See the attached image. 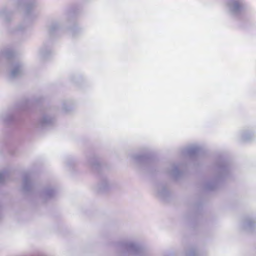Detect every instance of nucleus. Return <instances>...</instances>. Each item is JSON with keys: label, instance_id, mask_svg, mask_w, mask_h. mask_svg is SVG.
Segmentation results:
<instances>
[{"label": "nucleus", "instance_id": "1", "mask_svg": "<svg viewBox=\"0 0 256 256\" xmlns=\"http://www.w3.org/2000/svg\"><path fill=\"white\" fill-rule=\"evenodd\" d=\"M227 6L229 12L236 16L240 14L244 10L242 0H228Z\"/></svg>", "mask_w": 256, "mask_h": 256}, {"label": "nucleus", "instance_id": "2", "mask_svg": "<svg viewBox=\"0 0 256 256\" xmlns=\"http://www.w3.org/2000/svg\"><path fill=\"white\" fill-rule=\"evenodd\" d=\"M219 170L220 171V174L218 177L224 175L225 173L227 172L228 168L226 165L222 164L219 166ZM218 180L219 178H217L214 180L206 182L204 186V188L208 190H212L214 189L218 185Z\"/></svg>", "mask_w": 256, "mask_h": 256}, {"label": "nucleus", "instance_id": "3", "mask_svg": "<svg viewBox=\"0 0 256 256\" xmlns=\"http://www.w3.org/2000/svg\"><path fill=\"white\" fill-rule=\"evenodd\" d=\"M200 146L196 145L191 146L182 150V152L184 156L193 157L196 156L200 152Z\"/></svg>", "mask_w": 256, "mask_h": 256}, {"label": "nucleus", "instance_id": "4", "mask_svg": "<svg viewBox=\"0 0 256 256\" xmlns=\"http://www.w3.org/2000/svg\"><path fill=\"white\" fill-rule=\"evenodd\" d=\"M22 74V66L19 62H15L12 64L10 77L15 78L20 76Z\"/></svg>", "mask_w": 256, "mask_h": 256}, {"label": "nucleus", "instance_id": "5", "mask_svg": "<svg viewBox=\"0 0 256 256\" xmlns=\"http://www.w3.org/2000/svg\"><path fill=\"white\" fill-rule=\"evenodd\" d=\"M124 246L128 252L132 254H136L140 252V246L132 242H128L124 244Z\"/></svg>", "mask_w": 256, "mask_h": 256}, {"label": "nucleus", "instance_id": "6", "mask_svg": "<svg viewBox=\"0 0 256 256\" xmlns=\"http://www.w3.org/2000/svg\"><path fill=\"white\" fill-rule=\"evenodd\" d=\"M110 188V185L106 179L100 180L96 186V190L98 193L108 192Z\"/></svg>", "mask_w": 256, "mask_h": 256}, {"label": "nucleus", "instance_id": "7", "mask_svg": "<svg viewBox=\"0 0 256 256\" xmlns=\"http://www.w3.org/2000/svg\"><path fill=\"white\" fill-rule=\"evenodd\" d=\"M22 186L23 190L26 192H30L32 188V183L31 176L29 174H25L22 177Z\"/></svg>", "mask_w": 256, "mask_h": 256}, {"label": "nucleus", "instance_id": "8", "mask_svg": "<svg viewBox=\"0 0 256 256\" xmlns=\"http://www.w3.org/2000/svg\"><path fill=\"white\" fill-rule=\"evenodd\" d=\"M54 122V118L48 115H44L38 120V126L40 128H45L50 126Z\"/></svg>", "mask_w": 256, "mask_h": 256}, {"label": "nucleus", "instance_id": "9", "mask_svg": "<svg viewBox=\"0 0 256 256\" xmlns=\"http://www.w3.org/2000/svg\"><path fill=\"white\" fill-rule=\"evenodd\" d=\"M156 190L158 196L162 198H165L168 195V190L166 186L163 184L158 185Z\"/></svg>", "mask_w": 256, "mask_h": 256}, {"label": "nucleus", "instance_id": "10", "mask_svg": "<svg viewBox=\"0 0 256 256\" xmlns=\"http://www.w3.org/2000/svg\"><path fill=\"white\" fill-rule=\"evenodd\" d=\"M56 194V190L53 188H46L41 194V196L44 200L52 198Z\"/></svg>", "mask_w": 256, "mask_h": 256}, {"label": "nucleus", "instance_id": "11", "mask_svg": "<svg viewBox=\"0 0 256 256\" xmlns=\"http://www.w3.org/2000/svg\"><path fill=\"white\" fill-rule=\"evenodd\" d=\"M22 4L24 5L26 12L28 14L34 7L35 4L30 0H22Z\"/></svg>", "mask_w": 256, "mask_h": 256}, {"label": "nucleus", "instance_id": "12", "mask_svg": "<svg viewBox=\"0 0 256 256\" xmlns=\"http://www.w3.org/2000/svg\"><path fill=\"white\" fill-rule=\"evenodd\" d=\"M14 55L13 52L9 49H4L0 51V58L4 57L6 59H10L13 57Z\"/></svg>", "mask_w": 256, "mask_h": 256}, {"label": "nucleus", "instance_id": "13", "mask_svg": "<svg viewBox=\"0 0 256 256\" xmlns=\"http://www.w3.org/2000/svg\"><path fill=\"white\" fill-rule=\"evenodd\" d=\"M132 159L134 162L140 164L145 162L146 160V156L145 155L134 154L132 156Z\"/></svg>", "mask_w": 256, "mask_h": 256}, {"label": "nucleus", "instance_id": "14", "mask_svg": "<svg viewBox=\"0 0 256 256\" xmlns=\"http://www.w3.org/2000/svg\"><path fill=\"white\" fill-rule=\"evenodd\" d=\"M169 172L170 174L174 178H178L180 174L178 170V166L176 164H173L171 166V168Z\"/></svg>", "mask_w": 256, "mask_h": 256}, {"label": "nucleus", "instance_id": "15", "mask_svg": "<svg viewBox=\"0 0 256 256\" xmlns=\"http://www.w3.org/2000/svg\"><path fill=\"white\" fill-rule=\"evenodd\" d=\"M254 137V136L252 132H245L242 133V140L246 142L252 140Z\"/></svg>", "mask_w": 256, "mask_h": 256}, {"label": "nucleus", "instance_id": "16", "mask_svg": "<svg viewBox=\"0 0 256 256\" xmlns=\"http://www.w3.org/2000/svg\"><path fill=\"white\" fill-rule=\"evenodd\" d=\"M254 224V222L252 219H246L244 224V228L248 230H250Z\"/></svg>", "mask_w": 256, "mask_h": 256}, {"label": "nucleus", "instance_id": "17", "mask_svg": "<svg viewBox=\"0 0 256 256\" xmlns=\"http://www.w3.org/2000/svg\"><path fill=\"white\" fill-rule=\"evenodd\" d=\"M10 172L7 170L0 172V183L4 182L9 178Z\"/></svg>", "mask_w": 256, "mask_h": 256}, {"label": "nucleus", "instance_id": "18", "mask_svg": "<svg viewBox=\"0 0 256 256\" xmlns=\"http://www.w3.org/2000/svg\"><path fill=\"white\" fill-rule=\"evenodd\" d=\"M88 164L93 168H96L99 166L100 163L96 157H92L88 160Z\"/></svg>", "mask_w": 256, "mask_h": 256}, {"label": "nucleus", "instance_id": "19", "mask_svg": "<svg viewBox=\"0 0 256 256\" xmlns=\"http://www.w3.org/2000/svg\"><path fill=\"white\" fill-rule=\"evenodd\" d=\"M32 104V100L28 99H25L22 102L20 108L22 110H25L28 108Z\"/></svg>", "mask_w": 256, "mask_h": 256}, {"label": "nucleus", "instance_id": "20", "mask_svg": "<svg viewBox=\"0 0 256 256\" xmlns=\"http://www.w3.org/2000/svg\"><path fill=\"white\" fill-rule=\"evenodd\" d=\"M71 103L69 101H66L62 104V110L65 112H68L72 110Z\"/></svg>", "mask_w": 256, "mask_h": 256}, {"label": "nucleus", "instance_id": "21", "mask_svg": "<svg viewBox=\"0 0 256 256\" xmlns=\"http://www.w3.org/2000/svg\"><path fill=\"white\" fill-rule=\"evenodd\" d=\"M186 256H198L196 250L192 248L186 251Z\"/></svg>", "mask_w": 256, "mask_h": 256}, {"label": "nucleus", "instance_id": "22", "mask_svg": "<svg viewBox=\"0 0 256 256\" xmlns=\"http://www.w3.org/2000/svg\"><path fill=\"white\" fill-rule=\"evenodd\" d=\"M3 120L4 122H8L13 120V116L12 115H8L5 116Z\"/></svg>", "mask_w": 256, "mask_h": 256}, {"label": "nucleus", "instance_id": "23", "mask_svg": "<svg viewBox=\"0 0 256 256\" xmlns=\"http://www.w3.org/2000/svg\"><path fill=\"white\" fill-rule=\"evenodd\" d=\"M58 28V25L57 24H52L50 28V32H53L54 30L57 29Z\"/></svg>", "mask_w": 256, "mask_h": 256}, {"label": "nucleus", "instance_id": "24", "mask_svg": "<svg viewBox=\"0 0 256 256\" xmlns=\"http://www.w3.org/2000/svg\"><path fill=\"white\" fill-rule=\"evenodd\" d=\"M6 15L7 12H0V16L4 20H6Z\"/></svg>", "mask_w": 256, "mask_h": 256}, {"label": "nucleus", "instance_id": "25", "mask_svg": "<svg viewBox=\"0 0 256 256\" xmlns=\"http://www.w3.org/2000/svg\"><path fill=\"white\" fill-rule=\"evenodd\" d=\"M41 53L44 57H45L46 56V54H45V52H44V51L43 50H41Z\"/></svg>", "mask_w": 256, "mask_h": 256}, {"label": "nucleus", "instance_id": "26", "mask_svg": "<svg viewBox=\"0 0 256 256\" xmlns=\"http://www.w3.org/2000/svg\"><path fill=\"white\" fill-rule=\"evenodd\" d=\"M72 34H74V32L73 30H72Z\"/></svg>", "mask_w": 256, "mask_h": 256}]
</instances>
